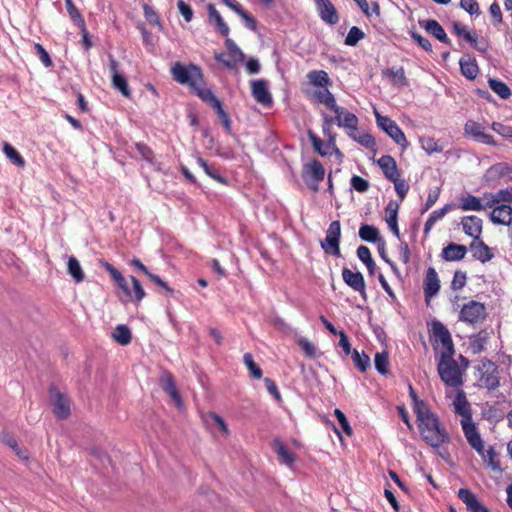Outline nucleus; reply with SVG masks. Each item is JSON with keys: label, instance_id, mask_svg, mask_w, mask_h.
I'll use <instances>...</instances> for the list:
<instances>
[{"label": "nucleus", "instance_id": "obj_1", "mask_svg": "<svg viewBox=\"0 0 512 512\" xmlns=\"http://www.w3.org/2000/svg\"><path fill=\"white\" fill-rule=\"evenodd\" d=\"M418 430L422 440L432 448H439L450 442V436L438 416L430 409L416 415Z\"/></svg>", "mask_w": 512, "mask_h": 512}, {"label": "nucleus", "instance_id": "obj_2", "mask_svg": "<svg viewBox=\"0 0 512 512\" xmlns=\"http://www.w3.org/2000/svg\"><path fill=\"white\" fill-rule=\"evenodd\" d=\"M453 356L454 353H441L437 370L447 386L458 387L462 384V369Z\"/></svg>", "mask_w": 512, "mask_h": 512}, {"label": "nucleus", "instance_id": "obj_3", "mask_svg": "<svg viewBox=\"0 0 512 512\" xmlns=\"http://www.w3.org/2000/svg\"><path fill=\"white\" fill-rule=\"evenodd\" d=\"M171 75L173 79L181 85L188 86L191 90L197 84H203V73L199 66L190 63L188 65L180 62L175 63L171 67Z\"/></svg>", "mask_w": 512, "mask_h": 512}, {"label": "nucleus", "instance_id": "obj_4", "mask_svg": "<svg viewBox=\"0 0 512 512\" xmlns=\"http://www.w3.org/2000/svg\"><path fill=\"white\" fill-rule=\"evenodd\" d=\"M375 118L377 126L382 129L397 145L403 150L409 145L404 132L397 125V123L387 116H382L378 111H375Z\"/></svg>", "mask_w": 512, "mask_h": 512}, {"label": "nucleus", "instance_id": "obj_5", "mask_svg": "<svg viewBox=\"0 0 512 512\" xmlns=\"http://www.w3.org/2000/svg\"><path fill=\"white\" fill-rule=\"evenodd\" d=\"M486 308L484 304L470 300L465 303L460 310L459 320L470 325H475L482 322L486 318Z\"/></svg>", "mask_w": 512, "mask_h": 512}, {"label": "nucleus", "instance_id": "obj_6", "mask_svg": "<svg viewBox=\"0 0 512 512\" xmlns=\"http://www.w3.org/2000/svg\"><path fill=\"white\" fill-rule=\"evenodd\" d=\"M477 370L481 386L489 390L496 389L499 386L497 366L492 361L487 359L481 360Z\"/></svg>", "mask_w": 512, "mask_h": 512}, {"label": "nucleus", "instance_id": "obj_7", "mask_svg": "<svg viewBox=\"0 0 512 512\" xmlns=\"http://www.w3.org/2000/svg\"><path fill=\"white\" fill-rule=\"evenodd\" d=\"M340 237H341V225L338 220L332 221L326 231V237L321 242V247L323 250L332 254L336 257L340 256Z\"/></svg>", "mask_w": 512, "mask_h": 512}, {"label": "nucleus", "instance_id": "obj_8", "mask_svg": "<svg viewBox=\"0 0 512 512\" xmlns=\"http://www.w3.org/2000/svg\"><path fill=\"white\" fill-rule=\"evenodd\" d=\"M49 398L53 406V413L58 419H66L69 417L70 399L67 395L61 393L56 387L51 386L49 389Z\"/></svg>", "mask_w": 512, "mask_h": 512}, {"label": "nucleus", "instance_id": "obj_9", "mask_svg": "<svg viewBox=\"0 0 512 512\" xmlns=\"http://www.w3.org/2000/svg\"><path fill=\"white\" fill-rule=\"evenodd\" d=\"M108 59L113 88L118 90L124 97L129 98L131 96V90L129 89L125 76L119 71L118 61L111 54L108 55Z\"/></svg>", "mask_w": 512, "mask_h": 512}, {"label": "nucleus", "instance_id": "obj_10", "mask_svg": "<svg viewBox=\"0 0 512 512\" xmlns=\"http://www.w3.org/2000/svg\"><path fill=\"white\" fill-rule=\"evenodd\" d=\"M464 132L477 142L492 146L496 145L493 136L486 133L484 126L474 120H468L465 123Z\"/></svg>", "mask_w": 512, "mask_h": 512}, {"label": "nucleus", "instance_id": "obj_11", "mask_svg": "<svg viewBox=\"0 0 512 512\" xmlns=\"http://www.w3.org/2000/svg\"><path fill=\"white\" fill-rule=\"evenodd\" d=\"M461 425L468 443L477 453H481L483 440L469 414L462 419Z\"/></svg>", "mask_w": 512, "mask_h": 512}, {"label": "nucleus", "instance_id": "obj_12", "mask_svg": "<svg viewBox=\"0 0 512 512\" xmlns=\"http://www.w3.org/2000/svg\"><path fill=\"white\" fill-rule=\"evenodd\" d=\"M432 336L436 342L441 343L443 348L441 353H455L451 334L440 321L432 323Z\"/></svg>", "mask_w": 512, "mask_h": 512}, {"label": "nucleus", "instance_id": "obj_13", "mask_svg": "<svg viewBox=\"0 0 512 512\" xmlns=\"http://www.w3.org/2000/svg\"><path fill=\"white\" fill-rule=\"evenodd\" d=\"M342 278L350 288L358 292L363 298H366L365 280L361 272L352 271L344 267L342 269Z\"/></svg>", "mask_w": 512, "mask_h": 512}, {"label": "nucleus", "instance_id": "obj_14", "mask_svg": "<svg viewBox=\"0 0 512 512\" xmlns=\"http://www.w3.org/2000/svg\"><path fill=\"white\" fill-rule=\"evenodd\" d=\"M159 383L162 390L171 397L176 406L181 408L183 406V400L177 389L173 375L167 371L163 372Z\"/></svg>", "mask_w": 512, "mask_h": 512}, {"label": "nucleus", "instance_id": "obj_15", "mask_svg": "<svg viewBox=\"0 0 512 512\" xmlns=\"http://www.w3.org/2000/svg\"><path fill=\"white\" fill-rule=\"evenodd\" d=\"M316 9L318 11V15L322 21L329 25H335L339 21V16L336 8L331 3L330 0H313Z\"/></svg>", "mask_w": 512, "mask_h": 512}, {"label": "nucleus", "instance_id": "obj_16", "mask_svg": "<svg viewBox=\"0 0 512 512\" xmlns=\"http://www.w3.org/2000/svg\"><path fill=\"white\" fill-rule=\"evenodd\" d=\"M251 91L254 99L264 105L269 106L272 104V95L268 88V82L264 79L251 81Z\"/></svg>", "mask_w": 512, "mask_h": 512}, {"label": "nucleus", "instance_id": "obj_17", "mask_svg": "<svg viewBox=\"0 0 512 512\" xmlns=\"http://www.w3.org/2000/svg\"><path fill=\"white\" fill-rule=\"evenodd\" d=\"M423 290L426 301L435 297L440 290V280L438 278V274L432 267H429L426 271Z\"/></svg>", "mask_w": 512, "mask_h": 512}, {"label": "nucleus", "instance_id": "obj_18", "mask_svg": "<svg viewBox=\"0 0 512 512\" xmlns=\"http://www.w3.org/2000/svg\"><path fill=\"white\" fill-rule=\"evenodd\" d=\"M334 113L336 124L339 127L346 129L347 133H353L355 130H357L359 121L354 113L347 111L341 106H339V111Z\"/></svg>", "mask_w": 512, "mask_h": 512}, {"label": "nucleus", "instance_id": "obj_19", "mask_svg": "<svg viewBox=\"0 0 512 512\" xmlns=\"http://www.w3.org/2000/svg\"><path fill=\"white\" fill-rule=\"evenodd\" d=\"M461 225L466 235L479 240L482 233L483 221L475 215L464 216L461 219Z\"/></svg>", "mask_w": 512, "mask_h": 512}, {"label": "nucleus", "instance_id": "obj_20", "mask_svg": "<svg viewBox=\"0 0 512 512\" xmlns=\"http://www.w3.org/2000/svg\"><path fill=\"white\" fill-rule=\"evenodd\" d=\"M310 98L316 103L325 105L333 112L339 111V105H337L334 95L327 87L313 91Z\"/></svg>", "mask_w": 512, "mask_h": 512}, {"label": "nucleus", "instance_id": "obj_21", "mask_svg": "<svg viewBox=\"0 0 512 512\" xmlns=\"http://www.w3.org/2000/svg\"><path fill=\"white\" fill-rule=\"evenodd\" d=\"M458 497L466 505L469 512H488V509L479 502L476 495L470 489H459Z\"/></svg>", "mask_w": 512, "mask_h": 512}, {"label": "nucleus", "instance_id": "obj_22", "mask_svg": "<svg viewBox=\"0 0 512 512\" xmlns=\"http://www.w3.org/2000/svg\"><path fill=\"white\" fill-rule=\"evenodd\" d=\"M467 247L462 244L449 243L441 251V257L447 262L460 261L465 258Z\"/></svg>", "mask_w": 512, "mask_h": 512}, {"label": "nucleus", "instance_id": "obj_23", "mask_svg": "<svg viewBox=\"0 0 512 512\" xmlns=\"http://www.w3.org/2000/svg\"><path fill=\"white\" fill-rule=\"evenodd\" d=\"M490 213V220L494 224L510 225L512 223V207L507 204L495 205Z\"/></svg>", "mask_w": 512, "mask_h": 512}, {"label": "nucleus", "instance_id": "obj_24", "mask_svg": "<svg viewBox=\"0 0 512 512\" xmlns=\"http://www.w3.org/2000/svg\"><path fill=\"white\" fill-rule=\"evenodd\" d=\"M207 11L209 21L213 23L216 31L223 37H228L230 33V28L222 18L219 11L215 8V6L213 4H209L207 6Z\"/></svg>", "mask_w": 512, "mask_h": 512}, {"label": "nucleus", "instance_id": "obj_25", "mask_svg": "<svg viewBox=\"0 0 512 512\" xmlns=\"http://www.w3.org/2000/svg\"><path fill=\"white\" fill-rule=\"evenodd\" d=\"M459 208L463 211H482L488 207L487 200L468 194L460 199Z\"/></svg>", "mask_w": 512, "mask_h": 512}, {"label": "nucleus", "instance_id": "obj_26", "mask_svg": "<svg viewBox=\"0 0 512 512\" xmlns=\"http://www.w3.org/2000/svg\"><path fill=\"white\" fill-rule=\"evenodd\" d=\"M399 210V204L398 202L394 200H390L386 206L385 212H386V222L392 233L397 237L400 238V231L397 223V215Z\"/></svg>", "mask_w": 512, "mask_h": 512}, {"label": "nucleus", "instance_id": "obj_27", "mask_svg": "<svg viewBox=\"0 0 512 512\" xmlns=\"http://www.w3.org/2000/svg\"><path fill=\"white\" fill-rule=\"evenodd\" d=\"M378 165L383 171L385 177L392 181L399 176L398 167L395 159L390 155H383L378 159Z\"/></svg>", "mask_w": 512, "mask_h": 512}, {"label": "nucleus", "instance_id": "obj_28", "mask_svg": "<svg viewBox=\"0 0 512 512\" xmlns=\"http://www.w3.org/2000/svg\"><path fill=\"white\" fill-rule=\"evenodd\" d=\"M382 75L391 80L392 84L397 87L408 86V80L403 67H390L382 70Z\"/></svg>", "mask_w": 512, "mask_h": 512}, {"label": "nucleus", "instance_id": "obj_29", "mask_svg": "<svg viewBox=\"0 0 512 512\" xmlns=\"http://www.w3.org/2000/svg\"><path fill=\"white\" fill-rule=\"evenodd\" d=\"M469 248L473 257L482 263L490 261L493 257L490 248L480 239L473 241Z\"/></svg>", "mask_w": 512, "mask_h": 512}, {"label": "nucleus", "instance_id": "obj_30", "mask_svg": "<svg viewBox=\"0 0 512 512\" xmlns=\"http://www.w3.org/2000/svg\"><path fill=\"white\" fill-rule=\"evenodd\" d=\"M459 65L461 73L464 77H466L469 80H473L477 77L479 73V67L476 59L470 56L462 57L459 60Z\"/></svg>", "mask_w": 512, "mask_h": 512}, {"label": "nucleus", "instance_id": "obj_31", "mask_svg": "<svg viewBox=\"0 0 512 512\" xmlns=\"http://www.w3.org/2000/svg\"><path fill=\"white\" fill-rule=\"evenodd\" d=\"M192 91L204 102H206L209 106H211L213 109L218 107L221 102L220 100L215 96L214 92L205 87V83L203 84H197L196 87L192 89Z\"/></svg>", "mask_w": 512, "mask_h": 512}, {"label": "nucleus", "instance_id": "obj_32", "mask_svg": "<svg viewBox=\"0 0 512 512\" xmlns=\"http://www.w3.org/2000/svg\"><path fill=\"white\" fill-rule=\"evenodd\" d=\"M304 174L311 177L316 182V184H318L325 177V169L318 160H313L309 164L305 165ZM312 188L316 191L318 186L315 185Z\"/></svg>", "mask_w": 512, "mask_h": 512}, {"label": "nucleus", "instance_id": "obj_33", "mask_svg": "<svg viewBox=\"0 0 512 512\" xmlns=\"http://www.w3.org/2000/svg\"><path fill=\"white\" fill-rule=\"evenodd\" d=\"M483 200H487L489 208L500 204L501 202H512V190L500 189L496 193H485Z\"/></svg>", "mask_w": 512, "mask_h": 512}, {"label": "nucleus", "instance_id": "obj_34", "mask_svg": "<svg viewBox=\"0 0 512 512\" xmlns=\"http://www.w3.org/2000/svg\"><path fill=\"white\" fill-rule=\"evenodd\" d=\"M422 26L429 34L434 36L440 42L448 45L451 43L445 30L436 20H427Z\"/></svg>", "mask_w": 512, "mask_h": 512}, {"label": "nucleus", "instance_id": "obj_35", "mask_svg": "<svg viewBox=\"0 0 512 512\" xmlns=\"http://www.w3.org/2000/svg\"><path fill=\"white\" fill-rule=\"evenodd\" d=\"M488 339L489 333L486 330L471 335L469 337V349L473 354L481 353L485 349Z\"/></svg>", "mask_w": 512, "mask_h": 512}, {"label": "nucleus", "instance_id": "obj_36", "mask_svg": "<svg viewBox=\"0 0 512 512\" xmlns=\"http://www.w3.org/2000/svg\"><path fill=\"white\" fill-rule=\"evenodd\" d=\"M309 83L318 88H325L331 85V79L324 70H312L307 74Z\"/></svg>", "mask_w": 512, "mask_h": 512}, {"label": "nucleus", "instance_id": "obj_37", "mask_svg": "<svg viewBox=\"0 0 512 512\" xmlns=\"http://www.w3.org/2000/svg\"><path fill=\"white\" fill-rule=\"evenodd\" d=\"M483 462L487 464L493 471L501 472L502 468L500 462L496 459L497 453L492 446H489L488 449H484V444L482 445L481 453H478Z\"/></svg>", "mask_w": 512, "mask_h": 512}, {"label": "nucleus", "instance_id": "obj_38", "mask_svg": "<svg viewBox=\"0 0 512 512\" xmlns=\"http://www.w3.org/2000/svg\"><path fill=\"white\" fill-rule=\"evenodd\" d=\"M452 204H446L444 207L434 210L428 217L424 225V234L427 235L433 226L441 220L452 209Z\"/></svg>", "mask_w": 512, "mask_h": 512}, {"label": "nucleus", "instance_id": "obj_39", "mask_svg": "<svg viewBox=\"0 0 512 512\" xmlns=\"http://www.w3.org/2000/svg\"><path fill=\"white\" fill-rule=\"evenodd\" d=\"M359 237L366 242L379 243L383 239L380 236L378 228L373 225L363 224L359 229Z\"/></svg>", "mask_w": 512, "mask_h": 512}, {"label": "nucleus", "instance_id": "obj_40", "mask_svg": "<svg viewBox=\"0 0 512 512\" xmlns=\"http://www.w3.org/2000/svg\"><path fill=\"white\" fill-rule=\"evenodd\" d=\"M506 175H511L510 178L512 179V166L504 162L492 165L486 172V176L489 178H499Z\"/></svg>", "mask_w": 512, "mask_h": 512}, {"label": "nucleus", "instance_id": "obj_41", "mask_svg": "<svg viewBox=\"0 0 512 512\" xmlns=\"http://www.w3.org/2000/svg\"><path fill=\"white\" fill-rule=\"evenodd\" d=\"M113 339L120 345H128L131 342L132 336L130 329L123 324L116 326L112 334Z\"/></svg>", "mask_w": 512, "mask_h": 512}, {"label": "nucleus", "instance_id": "obj_42", "mask_svg": "<svg viewBox=\"0 0 512 512\" xmlns=\"http://www.w3.org/2000/svg\"><path fill=\"white\" fill-rule=\"evenodd\" d=\"M197 164L204 170V172L209 176L211 177L212 179L216 180L217 182L219 183H222V184H225L226 183V179L219 173V170L209 164L206 160H204L203 158L199 157L197 159Z\"/></svg>", "mask_w": 512, "mask_h": 512}, {"label": "nucleus", "instance_id": "obj_43", "mask_svg": "<svg viewBox=\"0 0 512 512\" xmlns=\"http://www.w3.org/2000/svg\"><path fill=\"white\" fill-rule=\"evenodd\" d=\"M488 83L490 89L501 99H508L510 97L511 90L503 81L490 78Z\"/></svg>", "mask_w": 512, "mask_h": 512}, {"label": "nucleus", "instance_id": "obj_44", "mask_svg": "<svg viewBox=\"0 0 512 512\" xmlns=\"http://www.w3.org/2000/svg\"><path fill=\"white\" fill-rule=\"evenodd\" d=\"M420 143L423 150H425V152L429 155L432 153H441L443 151V147L433 137H421Z\"/></svg>", "mask_w": 512, "mask_h": 512}, {"label": "nucleus", "instance_id": "obj_45", "mask_svg": "<svg viewBox=\"0 0 512 512\" xmlns=\"http://www.w3.org/2000/svg\"><path fill=\"white\" fill-rule=\"evenodd\" d=\"M375 369L382 375L389 373V358L387 352H377L374 357Z\"/></svg>", "mask_w": 512, "mask_h": 512}, {"label": "nucleus", "instance_id": "obj_46", "mask_svg": "<svg viewBox=\"0 0 512 512\" xmlns=\"http://www.w3.org/2000/svg\"><path fill=\"white\" fill-rule=\"evenodd\" d=\"M308 137L313 145L314 150L320 154L321 156L329 155L331 152H334L332 148H327L326 143H324L314 132L311 130L308 131Z\"/></svg>", "mask_w": 512, "mask_h": 512}, {"label": "nucleus", "instance_id": "obj_47", "mask_svg": "<svg viewBox=\"0 0 512 512\" xmlns=\"http://www.w3.org/2000/svg\"><path fill=\"white\" fill-rule=\"evenodd\" d=\"M3 152L14 165L18 167H23L25 165L23 157L12 145L5 143L3 146Z\"/></svg>", "mask_w": 512, "mask_h": 512}, {"label": "nucleus", "instance_id": "obj_48", "mask_svg": "<svg viewBox=\"0 0 512 512\" xmlns=\"http://www.w3.org/2000/svg\"><path fill=\"white\" fill-rule=\"evenodd\" d=\"M68 273L74 278V280L79 283L84 280V273L80 266L79 261L74 257H69L68 260Z\"/></svg>", "mask_w": 512, "mask_h": 512}, {"label": "nucleus", "instance_id": "obj_49", "mask_svg": "<svg viewBox=\"0 0 512 512\" xmlns=\"http://www.w3.org/2000/svg\"><path fill=\"white\" fill-rule=\"evenodd\" d=\"M225 47L230 53V55L234 58V62H244L246 60V55L243 51L238 47L234 40L226 37L225 39Z\"/></svg>", "mask_w": 512, "mask_h": 512}, {"label": "nucleus", "instance_id": "obj_50", "mask_svg": "<svg viewBox=\"0 0 512 512\" xmlns=\"http://www.w3.org/2000/svg\"><path fill=\"white\" fill-rule=\"evenodd\" d=\"M332 125L329 124H323L322 125V132L324 136L327 138L326 147L332 148V150L339 156L342 157L343 154L336 146V135L332 132Z\"/></svg>", "mask_w": 512, "mask_h": 512}, {"label": "nucleus", "instance_id": "obj_51", "mask_svg": "<svg viewBox=\"0 0 512 512\" xmlns=\"http://www.w3.org/2000/svg\"><path fill=\"white\" fill-rule=\"evenodd\" d=\"M352 358L355 366L359 369L360 372H366V370L370 367V357L362 352L360 354L356 349L352 352Z\"/></svg>", "mask_w": 512, "mask_h": 512}, {"label": "nucleus", "instance_id": "obj_52", "mask_svg": "<svg viewBox=\"0 0 512 512\" xmlns=\"http://www.w3.org/2000/svg\"><path fill=\"white\" fill-rule=\"evenodd\" d=\"M243 362L247 366L250 375L255 379L262 378L261 368L254 362L253 356L250 353H245L243 356Z\"/></svg>", "mask_w": 512, "mask_h": 512}, {"label": "nucleus", "instance_id": "obj_53", "mask_svg": "<svg viewBox=\"0 0 512 512\" xmlns=\"http://www.w3.org/2000/svg\"><path fill=\"white\" fill-rule=\"evenodd\" d=\"M453 31L457 36L463 37L470 44L476 43L477 35L469 32L467 30L466 26L463 25L462 23L454 22L453 23Z\"/></svg>", "mask_w": 512, "mask_h": 512}, {"label": "nucleus", "instance_id": "obj_54", "mask_svg": "<svg viewBox=\"0 0 512 512\" xmlns=\"http://www.w3.org/2000/svg\"><path fill=\"white\" fill-rule=\"evenodd\" d=\"M275 445H276L277 454L280 457L281 462H283L284 464H286L288 466H291L295 461L294 455L280 441H276Z\"/></svg>", "mask_w": 512, "mask_h": 512}, {"label": "nucleus", "instance_id": "obj_55", "mask_svg": "<svg viewBox=\"0 0 512 512\" xmlns=\"http://www.w3.org/2000/svg\"><path fill=\"white\" fill-rule=\"evenodd\" d=\"M365 33L357 26H353L350 28L346 38H345V45L347 46H356L357 43L364 39Z\"/></svg>", "mask_w": 512, "mask_h": 512}, {"label": "nucleus", "instance_id": "obj_56", "mask_svg": "<svg viewBox=\"0 0 512 512\" xmlns=\"http://www.w3.org/2000/svg\"><path fill=\"white\" fill-rule=\"evenodd\" d=\"M65 4H66L67 12H68L70 18L73 20V22L78 27H83L85 24V21H84L83 17L81 16L77 7L74 5L73 1L65 0Z\"/></svg>", "mask_w": 512, "mask_h": 512}, {"label": "nucleus", "instance_id": "obj_57", "mask_svg": "<svg viewBox=\"0 0 512 512\" xmlns=\"http://www.w3.org/2000/svg\"><path fill=\"white\" fill-rule=\"evenodd\" d=\"M409 395L413 403V410L415 415H417L419 411L423 412L429 409L428 405L423 400L419 399L418 395L416 394L415 390L411 385H409Z\"/></svg>", "mask_w": 512, "mask_h": 512}, {"label": "nucleus", "instance_id": "obj_58", "mask_svg": "<svg viewBox=\"0 0 512 512\" xmlns=\"http://www.w3.org/2000/svg\"><path fill=\"white\" fill-rule=\"evenodd\" d=\"M467 282V274L466 272H463L461 270H457L454 273L452 282H451V289L454 291L461 290L465 287Z\"/></svg>", "mask_w": 512, "mask_h": 512}, {"label": "nucleus", "instance_id": "obj_59", "mask_svg": "<svg viewBox=\"0 0 512 512\" xmlns=\"http://www.w3.org/2000/svg\"><path fill=\"white\" fill-rule=\"evenodd\" d=\"M395 191L400 200L403 201L409 191V184L405 179H400L399 176L392 180Z\"/></svg>", "mask_w": 512, "mask_h": 512}, {"label": "nucleus", "instance_id": "obj_60", "mask_svg": "<svg viewBox=\"0 0 512 512\" xmlns=\"http://www.w3.org/2000/svg\"><path fill=\"white\" fill-rule=\"evenodd\" d=\"M349 137H351L353 140L361 144L362 146L366 148H371L375 145V139L374 137L369 134L365 133L359 136H356L354 133L348 132Z\"/></svg>", "mask_w": 512, "mask_h": 512}, {"label": "nucleus", "instance_id": "obj_61", "mask_svg": "<svg viewBox=\"0 0 512 512\" xmlns=\"http://www.w3.org/2000/svg\"><path fill=\"white\" fill-rule=\"evenodd\" d=\"M225 129V131L228 134L232 133V124L229 115L225 112V110L222 107V103L214 109Z\"/></svg>", "mask_w": 512, "mask_h": 512}, {"label": "nucleus", "instance_id": "obj_62", "mask_svg": "<svg viewBox=\"0 0 512 512\" xmlns=\"http://www.w3.org/2000/svg\"><path fill=\"white\" fill-rule=\"evenodd\" d=\"M34 49H35V52L38 55L40 61L42 62V64L46 68L51 67L53 63H52L51 57H50L49 53L46 51V49L39 43L34 44Z\"/></svg>", "mask_w": 512, "mask_h": 512}, {"label": "nucleus", "instance_id": "obj_63", "mask_svg": "<svg viewBox=\"0 0 512 512\" xmlns=\"http://www.w3.org/2000/svg\"><path fill=\"white\" fill-rule=\"evenodd\" d=\"M351 186L353 189H355L357 192L364 193L369 189V182L357 175H353L350 180Z\"/></svg>", "mask_w": 512, "mask_h": 512}, {"label": "nucleus", "instance_id": "obj_64", "mask_svg": "<svg viewBox=\"0 0 512 512\" xmlns=\"http://www.w3.org/2000/svg\"><path fill=\"white\" fill-rule=\"evenodd\" d=\"M460 7L469 13L471 16L479 15L480 9L479 4L476 0H460Z\"/></svg>", "mask_w": 512, "mask_h": 512}]
</instances>
